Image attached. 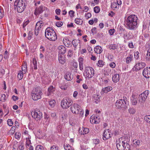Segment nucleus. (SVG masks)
Masks as SVG:
<instances>
[{
  "label": "nucleus",
  "instance_id": "obj_1",
  "mask_svg": "<svg viewBox=\"0 0 150 150\" xmlns=\"http://www.w3.org/2000/svg\"><path fill=\"white\" fill-rule=\"evenodd\" d=\"M125 23L127 29L130 30H135L139 25L138 18L135 15H130L126 19Z\"/></svg>",
  "mask_w": 150,
  "mask_h": 150
},
{
  "label": "nucleus",
  "instance_id": "obj_2",
  "mask_svg": "<svg viewBox=\"0 0 150 150\" xmlns=\"http://www.w3.org/2000/svg\"><path fill=\"white\" fill-rule=\"evenodd\" d=\"M116 147L118 150H127L130 148V145L127 138L123 137L117 140L116 142Z\"/></svg>",
  "mask_w": 150,
  "mask_h": 150
},
{
  "label": "nucleus",
  "instance_id": "obj_3",
  "mask_svg": "<svg viewBox=\"0 0 150 150\" xmlns=\"http://www.w3.org/2000/svg\"><path fill=\"white\" fill-rule=\"evenodd\" d=\"M45 35V37L50 40L55 41L57 38L56 33L51 28H47L46 29Z\"/></svg>",
  "mask_w": 150,
  "mask_h": 150
},
{
  "label": "nucleus",
  "instance_id": "obj_4",
  "mask_svg": "<svg viewBox=\"0 0 150 150\" xmlns=\"http://www.w3.org/2000/svg\"><path fill=\"white\" fill-rule=\"evenodd\" d=\"M25 0H16L14 2V8L17 9L18 13H22L25 8Z\"/></svg>",
  "mask_w": 150,
  "mask_h": 150
},
{
  "label": "nucleus",
  "instance_id": "obj_5",
  "mask_svg": "<svg viewBox=\"0 0 150 150\" xmlns=\"http://www.w3.org/2000/svg\"><path fill=\"white\" fill-rule=\"evenodd\" d=\"M70 109L72 113L75 114H79L81 117L83 116L84 112L80 106L78 104H72Z\"/></svg>",
  "mask_w": 150,
  "mask_h": 150
},
{
  "label": "nucleus",
  "instance_id": "obj_6",
  "mask_svg": "<svg viewBox=\"0 0 150 150\" xmlns=\"http://www.w3.org/2000/svg\"><path fill=\"white\" fill-rule=\"evenodd\" d=\"M126 101V97H123V99H119L116 101L115 103V105L117 109L125 110L127 108Z\"/></svg>",
  "mask_w": 150,
  "mask_h": 150
},
{
  "label": "nucleus",
  "instance_id": "obj_7",
  "mask_svg": "<svg viewBox=\"0 0 150 150\" xmlns=\"http://www.w3.org/2000/svg\"><path fill=\"white\" fill-rule=\"evenodd\" d=\"M42 94V91L39 87L33 89L31 93L32 99L34 100H37L41 98Z\"/></svg>",
  "mask_w": 150,
  "mask_h": 150
},
{
  "label": "nucleus",
  "instance_id": "obj_8",
  "mask_svg": "<svg viewBox=\"0 0 150 150\" xmlns=\"http://www.w3.org/2000/svg\"><path fill=\"white\" fill-rule=\"evenodd\" d=\"M32 117L37 121H39L42 117V113L38 109H35L31 112Z\"/></svg>",
  "mask_w": 150,
  "mask_h": 150
},
{
  "label": "nucleus",
  "instance_id": "obj_9",
  "mask_svg": "<svg viewBox=\"0 0 150 150\" xmlns=\"http://www.w3.org/2000/svg\"><path fill=\"white\" fill-rule=\"evenodd\" d=\"M73 103V101L70 98L63 99L61 102V105L63 108L67 109L71 107Z\"/></svg>",
  "mask_w": 150,
  "mask_h": 150
},
{
  "label": "nucleus",
  "instance_id": "obj_10",
  "mask_svg": "<svg viewBox=\"0 0 150 150\" xmlns=\"http://www.w3.org/2000/svg\"><path fill=\"white\" fill-rule=\"evenodd\" d=\"M149 93V91L146 90L139 95L138 105L143 104L145 102Z\"/></svg>",
  "mask_w": 150,
  "mask_h": 150
},
{
  "label": "nucleus",
  "instance_id": "obj_11",
  "mask_svg": "<svg viewBox=\"0 0 150 150\" xmlns=\"http://www.w3.org/2000/svg\"><path fill=\"white\" fill-rule=\"evenodd\" d=\"M94 70L92 67H88L85 68L86 76L88 79L91 78L94 75Z\"/></svg>",
  "mask_w": 150,
  "mask_h": 150
},
{
  "label": "nucleus",
  "instance_id": "obj_12",
  "mask_svg": "<svg viewBox=\"0 0 150 150\" xmlns=\"http://www.w3.org/2000/svg\"><path fill=\"white\" fill-rule=\"evenodd\" d=\"M100 120L99 116L97 115H92L90 118V122L92 124L99 123L100 121Z\"/></svg>",
  "mask_w": 150,
  "mask_h": 150
},
{
  "label": "nucleus",
  "instance_id": "obj_13",
  "mask_svg": "<svg viewBox=\"0 0 150 150\" xmlns=\"http://www.w3.org/2000/svg\"><path fill=\"white\" fill-rule=\"evenodd\" d=\"M112 135L111 130L109 129H107L104 131L103 135V139L104 140H106L110 138Z\"/></svg>",
  "mask_w": 150,
  "mask_h": 150
},
{
  "label": "nucleus",
  "instance_id": "obj_14",
  "mask_svg": "<svg viewBox=\"0 0 150 150\" xmlns=\"http://www.w3.org/2000/svg\"><path fill=\"white\" fill-rule=\"evenodd\" d=\"M146 64L144 62H139L137 64L134 66V68L132 69L133 71L139 70L143 68L146 66Z\"/></svg>",
  "mask_w": 150,
  "mask_h": 150
},
{
  "label": "nucleus",
  "instance_id": "obj_15",
  "mask_svg": "<svg viewBox=\"0 0 150 150\" xmlns=\"http://www.w3.org/2000/svg\"><path fill=\"white\" fill-rule=\"evenodd\" d=\"M142 74L143 76L146 78H150V67H146L143 70Z\"/></svg>",
  "mask_w": 150,
  "mask_h": 150
},
{
  "label": "nucleus",
  "instance_id": "obj_16",
  "mask_svg": "<svg viewBox=\"0 0 150 150\" xmlns=\"http://www.w3.org/2000/svg\"><path fill=\"white\" fill-rule=\"evenodd\" d=\"M47 8L44 6H40L35 10L34 13L36 15H39L42 13Z\"/></svg>",
  "mask_w": 150,
  "mask_h": 150
},
{
  "label": "nucleus",
  "instance_id": "obj_17",
  "mask_svg": "<svg viewBox=\"0 0 150 150\" xmlns=\"http://www.w3.org/2000/svg\"><path fill=\"white\" fill-rule=\"evenodd\" d=\"M130 99L131 103L133 105H136L137 104V98L136 95L134 94H132Z\"/></svg>",
  "mask_w": 150,
  "mask_h": 150
},
{
  "label": "nucleus",
  "instance_id": "obj_18",
  "mask_svg": "<svg viewBox=\"0 0 150 150\" xmlns=\"http://www.w3.org/2000/svg\"><path fill=\"white\" fill-rule=\"evenodd\" d=\"M79 131L80 134L81 135L86 134L88 133L89 129L88 128L83 127L82 129L79 128Z\"/></svg>",
  "mask_w": 150,
  "mask_h": 150
},
{
  "label": "nucleus",
  "instance_id": "obj_19",
  "mask_svg": "<svg viewBox=\"0 0 150 150\" xmlns=\"http://www.w3.org/2000/svg\"><path fill=\"white\" fill-rule=\"evenodd\" d=\"M58 52L59 54H64L66 52V48L63 45L59 46L58 47Z\"/></svg>",
  "mask_w": 150,
  "mask_h": 150
},
{
  "label": "nucleus",
  "instance_id": "obj_20",
  "mask_svg": "<svg viewBox=\"0 0 150 150\" xmlns=\"http://www.w3.org/2000/svg\"><path fill=\"white\" fill-rule=\"evenodd\" d=\"M79 69L81 71H82L83 69V59L81 57L78 59Z\"/></svg>",
  "mask_w": 150,
  "mask_h": 150
},
{
  "label": "nucleus",
  "instance_id": "obj_21",
  "mask_svg": "<svg viewBox=\"0 0 150 150\" xmlns=\"http://www.w3.org/2000/svg\"><path fill=\"white\" fill-rule=\"evenodd\" d=\"M64 78L67 81H71L73 79V76L70 72H68L66 73L64 76Z\"/></svg>",
  "mask_w": 150,
  "mask_h": 150
},
{
  "label": "nucleus",
  "instance_id": "obj_22",
  "mask_svg": "<svg viewBox=\"0 0 150 150\" xmlns=\"http://www.w3.org/2000/svg\"><path fill=\"white\" fill-rule=\"evenodd\" d=\"M112 89V87L110 86L105 87L102 88L101 93H107L108 92L111 91Z\"/></svg>",
  "mask_w": 150,
  "mask_h": 150
},
{
  "label": "nucleus",
  "instance_id": "obj_23",
  "mask_svg": "<svg viewBox=\"0 0 150 150\" xmlns=\"http://www.w3.org/2000/svg\"><path fill=\"white\" fill-rule=\"evenodd\" d=\"M146 50L147 51V54L146 55V60L150 61V45H148L146 48Z\"/></svg>",
  "mask_w": 150,
  "mask_h": 150
},
{
  "label": "nucleus",
  "instance_id": "obj_24",
  "mask_svg": "<svg viewBox=\"0 0 150 150\" xmlns=\"http://www.w3.org/2000/svg\"><path fill=\"white\" fill-rule=\"evenodd\" d=\"M65 58V57L62 55H59L58 58L59 62L61 64H64L66 62Z\"/></svg>",
  "mask_w": 150,
  "mask_h": 150
},
{
  "label": "nucleus",
  "instance_id": "obj_25",
  "mask_svg": "<svg viewBox=\"0 0 150 150\" xmlns=\"http://www.w3.org/2000/svg\"><path fill=\"white\" fill-rule=\"evenodd\" d=\"M55 91V88L52 86H51L48 89L47 96H49L53 93Z\"/></svg>",
  "mask_w": 150,
  "mask_h": 150
},
{
  "label": "nucleus",
  "instance_id": "obj_26",
  "mask_svg": "<svg viewBox=\"0 0 150 150\" xmlns=\"http://www.w3.org/2000/svg\"><path fill=\"white\" fill-rule=\"evenodd\" d=\"M94 51L97 54H100L102 51L101 47L99 46H96L94 49Z\"/></svg>",
  "mask_w": 150,
  "mask_h": 150
},
{
  "label": "nucleus",
  "instance_id": "obj_27",
  "mask_svg": "<svg viewBox=\"0 0 150 150\" xmlns=\"http://www.w3.org/2000/svg\"><path fill=\"white\" fill-rule=\"evenodd\" d=\"M133 56L132 54H130L126 58V62L127 64H129L133 60Z\"/></svg>",
  "mask_w": 150,
  "mask_h": 150
},
{
  "label": "nucleus",
  "instance_id": "obj_28",
  "mask_svg": "<svg viewBox=\"0 0 150 150\" xmlns=\"http://www.w3.org/2000/svg\"><path fill=\"white\" fill-rule=\"evenodd\" d=\"M112 81L114 82H118L120 79L119 75L118 74H114L112 78Z\"/></svg>",
  "mask_w": 150,
  "mask_h": 150
},
{
  "label": "nucleus",
  "instance_id": "obj_29",
  "mask_svg": "<svg viewBox=\"0 0 150 150\" xmlns=\"http://www.w3.org/2000/svg\"><path fill=\"white\" fill-rule=\"evenodd\" d=\"M63 42L64 45L67 47H69L71 44V42L66 38L63 39Z\"/></svg>",
  "mask_w": 150,
  "mask_h": 150
},
{
  "label": "nucleus",
  "instance_id": "obj_30",
  "mask_svg": "<svg viewBox=\"0 0 150 150\" xmlns=\"http://www.w3.org/2000/svg\"><path fill=\"white\" fill-rule=\"evenodd\" d=\"M74 21L76 24L78 25H81L83 23V20L80 18H76Z\"/></svg>",
  "mask_w": 150,
  "mask_h": 150
},
{
  "label": "nucleus",
  "instance_id": "obj_31",
  "mask_svg": "<svg viewBox=\"0 0 150 150\" xmlns=\"http://www.w3.org/2000/svg\"><path fill=\"white\" fill-rule=\"evenodd\" d=\"M80 42V41L78 40L74 39L73 40L72 43L75 48H76L78 45V44Z\"/></svg>",
  "mask_w": 150,
  "mask_h": 150
},
{
  "label": "nucleus",
  "instance_id": "obj_32",
  "mask_svg": "<svg viewBox=\"0 0 150 150\" xmlns=\"http://www.w3.org/2000/svg\"><path fill=\"white\" fill-rule=\"evenodd\" d=\"M72 69H73L75 72H77V68L78 67V64L77 62H74L72 65Z\"/></svg>",
  "mask_w": 150,
  "mask_h": 150
},
{
  "label": "nucleus",
  "instance_id": "obj_33",
  "mask_svg": "<svg viewBox=\"0 0 150 150\" xmlns=\"http://www.w3.org/2000/svg\"><path fill=\"white\" fill-rule=\"evenodd\" d=\"M133 144L136 146H138L140 144V141L139 140L135 139L132 142Z\"/></svg>",
  "mask_w": 150,
  "mask_h": 150
},
{
  "label": "nucleus",
  "instance_id": "obj_34",
  "mask_svg": "<svg viewBox=\"0 0 150 150\" xmlns=\"http://www.w3.org/2000/svg\"><path fill=\"white\" fill-rule=\"evenodd\" d=\"M1 99L0 101H1L3 102H5L6 100V96L5 94H1V96L0 97Z\"/></svg>",
  "mask_w": 150,
  "mask_h": 150
},
{
  "label": "nucleus",
  "instance_id": "obj_35",
  "mask_svg": "<svg viewBox=\"0 0 150 150\" xmlns=\"http://www.w3.org/2000/svg\"><path fill=\"white\" fill-rule=\"evenodd\" d=\"M64 147L65 150H72L71 146L68 144H64Z\"/></svg>",
  "mask_w": 150,
  "mask_h": 150
},
{
  "label": "nucleus",
  "instance_id": "obj_36",
  "mask_svg": "<svg viewBox=\"0 0 150 150\" xmlns=\"http://www.w3.org/2000/svg\"><path fill=\"white\" fill-rule=\"evenodd\" d=\"M23 73L21 71H19V72L18 74V78L20 80L21 79L23 78Z\"/></svg>",
  "mask_w": 150,
  "mask_h": 150
},
{
  "label": "nucleus",
  "instance_id": "obj_37",
  "mask_svg": "<svg viewBox=\"0 0 150 150\" xmlns=\"http://www.w3.org/2000/svg\"><path fill=\"white\" fill-rule=\"evenodd\" d=\"M117 46L115 44H111L109 45V48L110 50H115L116 49Z\"/></svg>",
  "mask_w": 150,
  "mask_h": 150
},
{
  "label": "nucleus",
  "instance_id": "obj_38",
  "mask_svg": "<svg viewBox=\"0 0 150 150\" xmlns=\"http://www.w3.org/2000/svg\"><path fill=\"white\" fill-rule=\"evenodd\" d=\"M38 25L35 26V35L37 36L39 33V30H40V29H39L38 26Z\"/></svg>",
  "mask_w": 150,
  "mask_h": 150
},
{
  "label": "nucleus",
  "instance_id": "obj_39",
  "mask_svg": "<svg viewBox=\"0 0 150 150\" xmlns=\"http://www.w3.org/2000/svg\"><path fill=\"white\" fill-rule=\"evenodd\" d=\"M129 113L130 114H134L135 112V110L132 108H130L128 110Z\"/></svg>",
  "mask_w": 150,
  "mask_h": 150
},
{
  "label": "nucleus",
  "instance_id": "obj_40",
  "mask_svg": "<svg viewBox=\"0 0 150 150\" xmlns=\"http://www.w3.org/2000/svg\"><path fill=\"white\" fill-rule=\"evenodd\" d=\"M21 69L22 72L24 73H25L26 72L27 70V66L26 64H24L21 67Z\"/></svg>",
  "mask_w": 150,
  "mask_h": 150
},
{
  "label": "nucleus",
  "instance_id": "obj_41",
  "mask_svg": "<svg viewBox=\"0 0 150 150\" xmlns=\"http://www.w3.org/2000/svg\"><path fill=\"white\" fill-rule=\"evenodd\" d=\"M144 119L148 123L150 124V115L146 116L144 117Z\"/></svg>",
  "mask_w": 150,
  "mask_h": 150
},
{
  "label": "nucleus",
  "instance_id": "obj_42",
  "mask_svg": "<svg viewBox=\"0 0 150 150\" xmlns=\"http://www.w3.org/2000/svg\"><path fill=\"white\" fill-rule=\"evenodd\" d=\"M104 65V63L103 61L102 60H99L98 61V63H97V65L100 67H102Z\"/></svg>",
  "mask_w": 150,
  "mask_h": 150
},
{
  "label": "nucleus",
  "instance_id": "obj_43",
  "mask_svg": "<svg viewBox=\"0 0 150 150\" xmlns=\"http://www.w3.org/2000/svg\"><path fill=\"white\" fill-rule=\"evenodd\" d=\"M94 12L96 13H98L100 11V8L98 6H96L93 9Z\"/></svg>",
  "mask_w": 150,
  "mask_h": 150
},
{
  "label": "nucleus",
  "instance_id": "obj_44",
  "mask_svg": "<svg viewBox=\"0 0 150 150\" xmlns=\"http://www.w3.org/2000/svg\"><path fill=\"white\" fill-rule=\"evenodd\" d=\"M109 80L108 78L105 77L103 79H102V81L104 82V84H106L108 83Z\"/></svg>",
  "mask_w": 150,
  "mask_h": 150
},
{
  "label": "nucleus",
  "instance_id": "obj_45",
  "mask_svg": "<svg viewBox=\"0 0 150 150\" xmlns=\"http://www.w3.org/2000/svg\"><path fill=\"white\" fill-rule=\"evenodd\" d=\"M18 147L19 149L20 150H22L24 149L23 144L22 143H19L18 145Z\"/></svg>",
  "mask_w": 150,
  "mask_h": 150
},
{
  "label": "nucleus",
  "instance_id": "obj_46",
  "mask_svg": "<svg viewBox=\"0 0 150 150\" xmlns=\"http://www.w3.org/2000/svg\"><path fill=\"white\" fill-rule=\"evenodd\" d=\"M7 124L9 126H11L13 124V122L11 119H8L7 120Z\"/></svg>",
  "mask_w": 150,
  "mask_h": 150
},
{
  "label": "nucleus",
  "instance_id": "obj_47",
  "mask_svg": "<svg viewBox=\"0 0 150 150\" xmlns=\"http://www.w3.org/2000/svg\"><path fill=\"white\" fill-rule=\"evenodd\" d=\"M63 24V23L62 21H59L56 23V25L58 27H61Z\"/></svg>",
  "mask_w": 150,
  "mask_h": 150
},
{
  "label": "nucleus",
  "instance_id": "obj_48",
  "mask_svg": "<svg viewBox=\"0 0 150 150\" xmlns=\"http://www.w3.org/2000/svg\"><path fill=\"white\" fill-rule=\"evenodd\" d=\"M26 142L25 146L27 147V146H29V144L31 143L30 140L29 138H26Z\"/></svg>",
  "mask_w": 150,
  "mask_h": 150
},
{
  "label": "nucleus",
  "instance_id": "obj_49",
  "mask_svg": "<svg viewBox=\"0 0 150 150\" xmlns=\"http://www.w3.org/2000/svg\"><path fill=\"white\" fill-rule=\"evenodd\" d=\"M4 15L3 10L0 8V18H2L4 17Z\"/></svg>",
  "mask_w": 150,
  "mask_h": 150
},
{
  "label": "nucleus",
  "instance_id": "obj_50",
  "mask_svg": "<svg viewBox=\"0 0 150 150\" xmlns=\"http://www.w3.org/2000/svg\"><path fill=\"white\" fill-rule=\"evenodd\" d=\"M43 148L42 146L38 145L36 147V150H43Z\"/></svg>",
  "mask_w": 150,
  "mask_h": 150
},
{
  "label": "nucleus",
  "instance_id": "obj_51",
  "mask_svg": "<svg viewBox=\"0 0 150 150\" xmlns=\"http://www.w3.org/2000/svg\"><path fill=\"white\" fill-rule=\"evenodd\" d=\"M33 35V32L31 31H30L28 33V38L29 40H30L32 36Z\"/></svg>",
  "mask_w": 150,
  "mask_h": 150
},
{
  "label": "nucleus",
  "instance_id": "obj_52",
  "mask_svg": "<svg viewBox=\"0 0 150 150\" xmlns=\"http://www.w3.org/2000/svg\"><path fill=\"white\" fill-rule=\"evenodd\" d=\"M55 101L54 100H51L49 102V105L52 107H53L54 105V103Z\"/></svg>",
  "mask_w": 150,
  "mask_h": 150
},
{
  "label": "nucleus",
  "instance_id": "obj_53",
  "mask_svg": "<svg viewBox=\"0 0 150 150\" xmlns=\"http://www.w3.org/2000/svg\"><path fill=\"white\" fill-rule=\"evenodd\" d=\"M40 50V53H43L45 51V48L43 46L41 45Z\"/></svg>",
  "mask_w": 150,
  "mask_h": 150
},
{
  "label": "nucleus",
  "instance_id": "obj_54",
  "mask_svg": "<svg viewBox=\"0 0 150 150\" xmlns=\"http://www.w3.org/2000/svg\"><path fill=\"white\" fill-rule=\"evenodd\" d=\"M115 32L114 29H111L109 30V33L110 35H112Z\"/></svg>",
  "mask_w": 150,
  "mask_h": 150
},
{
  "label": "nucleus",
  "instance_id": "obj_55",
  "mask_svg": "<svg viewBox=\"0 0 150 150\" xmlns=\"http://www.w3.org/2000/svg\"><path fill=\"white\" fill-rule=\"evenodd\" d=\"M58 147L55 145H53L51 147V150H58Z\"/></svg>",
  "mask_w": 150,
  "mask_h": 150
},
{
  "label": "nucleus",
  "instance_id": "obj_56",
  "mask_svg": "<svg viewBox=\"0 0 150 150\" xmlns=\"http://www.w3.org/2000/svg\"><path fill=\"white\" fill-rule=\"evenodd\" d=\"M95 100L96 101H99L100 99V96L99 95H96L94 96Z\"/></svg>",
  "mask_w": 150,
  "mask_h": 150
},
{
  "label": "nucleus",
  "instance_id": "obj_57",
  "mask_svg": "<svg viewBox=\"0 0 150 150\" xmlns=\"http://www.w3.org/2000/svg\"><path fill=\"white\" fill-rule=\"evenodd\" d=\"M44 119L46 120V121H48V122L49 121V116L47 115L46 114H45V115L44 116Z\"/></svg>",
  "mask_w": 150,
  "mask_h": 150
},
{
  "label": "nucleus",
  "instance_id": "obj_58",
  "mask_svg": "<svg viewBox=\"0 0 150 150\" xmlns=\"http://www.w3.org/2000/svg\"><path fill=\"white\" fill-rule=\"evenodd\" d=\"M29 20H27L26 21H25L23 24V27L24 28L29 23Z\"/></svg>",
  "mask_w": 150,
  "mask_h": 150
},
{
  "label": "nucleus",
  "instance_id": "obj_59",
  "mask_svg": "<svg viewBox=\"0 0 150 150\" xmlns=\"http://www.w3.org/2000/svg\"><path fill=\"white\" fill-rule=\"evenodd\" d=\"M109 65L110 67L113 68H115L116 67V64L114 62L110 63V64Z\"/></svg>",
  "mask_w": 150,
  "mask_h": 150
},
{
  "label": "nucleus",
  "instance_id": "obj_60",
  "mask_svg": "<svg viewBox=\"0 0 150 150\" xmlns=\"http://www.w3.org/2000/svg\"><path fill=\"white\" fill-rule=\"evenodd\" d=\"M93 142L95 144H98L99 142V140L98 139H94L93 140Z\"/></svg>",
  "mask_w": 150,
  "mask_h": 150
},
{
  "label": "nucleus",
  "instance_id": "obj_61",
  "mask_svg": "<svg viewBox=\"0 0 150 150\" xmlns=\"http://www.w3.org/2000/svg\"><path fill=\"white\" fill-rule=\"evenodd\" d=\"M67 118L66 115H61V117L60 118L61 120H62V121H63V120L66 119Z\"/></svg>",
  "mask_w": 150,
  "mask_h": 150
},
{
  "label": "nucleus",
  "instance_id": "obj_62",
  "mask_svg": "<svg viewBox=\"0 0 150 150\" xmlns=\"http://www.w3.org/2000/svg\"><path fill=\"white\" fill-rule=\"evenodd\" d=\"M15 137L16 138L18 139L21 137V134L16 133L15 134Z\"/></svg>",
  "mask_w": 150,
  "mask_h": 150
},
{
  "label": "nucleus",
  "instance_id": "obj_63",
  "mask_svg": "<svg viewBox=\"0 0 150 150\" xmlns=\"http://www.w3.org/2000/svg\"><path fill=\"white\" fill-rule=\"evenodd\" d=\"M61 10L59 9H57L55 10V12L56 14L57 15L60 14Z\"/></svg>",
  "mask_w": 150,
  "mask_h": 150
},
{
  "label": "nucleus",
  "instance_id": "obj_64",
  "mask_svg": "<svg viewBox=\"0 0 150 150\" xmlns=\"http://www.w3.org/2000/svg\"><path fill=\"white\" fill-rule=\"evenodd\" d=\"M85 16L87 18V19H88L91 17V14L90 13H88L87 14H85Z\"/></svg>",
  "mask_w": 150,
  "mask_h": 150
}]
</instances>
